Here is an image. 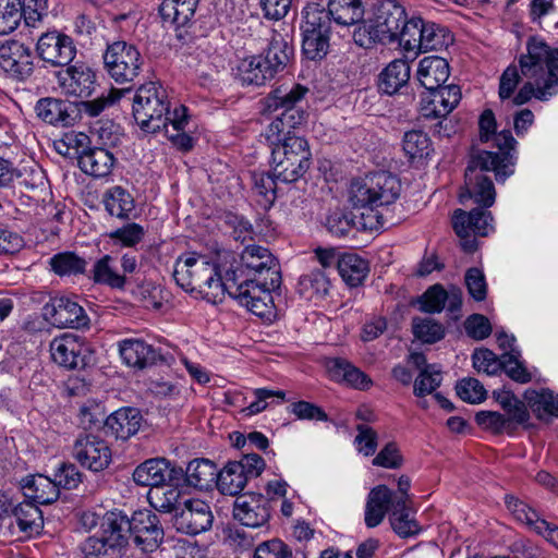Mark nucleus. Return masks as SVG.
<instances>
[{"label": "nucleus", "mask_w": 558, "mask_h": 558, "mask_svg": "<svg viewBox=\"0 0 558 558\" xmlns=\"http://www.w3.org/2000/svg\"><path fill=\"white\" fill-rule=\"evenodd\" d=\"M478 128L481 142L494 138L499 151L484 150L470 159L465 169V191L460 194V201L464 203L465 198H472L476 204L488 208L495 203L496 191L485 172H495L498 182H504L512 175L515 157L511 151L517 141L508 130L496 133V119L490 109L482 112Z\"/></svg>", "instance_id": "obj_1"}, {"label": "nucleus", "mask_w": 558, "mask_h": 558, "mask_svg": "<svg viewBox=\"0 0 558 558\" xmlns=\"http://www.w3.org/2000/svg\"><path fill=\"white\" fill-rule=\"evenodd\" d=\"M281 276L278 263L268 248L246 246L240 264L227 270L228 294L247 311L268 317L272 310L271 291L279 288Z\"/></svg>", "instance_id": "obj_2"}, {"label": "nucleus", "mask_w": 558, "mask_h": 558, "mask_svg": "<svg viewBox=\"0 0 558 558\" xmlns=\"http://www.w3.org/2000/svg\"><path fill=\"white\" fill-rule=\"evenodd\" d=\"M521 75L526 80L519 92L514 94L520 82V73L515 65H509L499 82V97L510 99L521 106L533 97L547 100L558 93V48L549 47L538 38H532L526 45V54L519 59Z\"/></svg>", "instance_id": "obj_3"}, {"label": "nucleus", "mask_w": 558, "mask_h": 558, "mask_svg": "<svg viewBox=\"0 0 558 558\" xmlns=\"http://www.w3.org/2000/svg\"><path fill=\"white\" fill-rule=\"evenodd\" d=\"M132 113L143 131L156 133L163 130L177 148L186 151L193 147V140L185 132L189 124L187 109L180 105L170 110L167 93L158 83L148 82L136 89Z\"/></svg>", "instance_id": "obj_4"}, {"label": "nucleus", "mask_w": 558, "mask_h": 558, "mask_svg": "<svg viewBox=\"0 0 558 558\" xmlns=\"http://www.w3.org/2000/svg\"><path fill=\"white\" fill-rule=\"evenodd\" d=\"M400 191L401 183L396 175L378 171L351 183L349 202L353 208L362 210L363 227L377 230L385 226L379 208L393 204Z\"/></svg>", "instance_id": "obj_5"}, {"label": "nucleus", "mask_w": 558, "mask_h": 558, "mask_svg": "<svg viewBox=\"0 0 558 558\" xmlns=\"http://www.w3.org/2000/svg\"><path fill=\"white\" fill-rule=\"evenodd\" d=\"M173 278L185 291L198 292L207 299H216L228 293L227 274L221 277L216 264L206 256L195 253L181 255L174 265Z\"/></svg>", "instance_id": "obj_6"}, {"label": "nucleus", "mask_w": 558, "mask_h": 558, "mask_svg": "<svg viewBox=\"0 0 558 558\" xmlns=\"http://www.w3.org/2000/svg\"><path fill=\"white\" fill-rule=\"evenodd\" d=\"M110 524L118 529L124 538V546L132 537L135 546L144 553L155 551L163 541V529L157 514L150 510L135 511L129 519L121 511L111 512Z\"/></svg>", "instance_id": "obj_7"}, {"label": "nucleus", "mask_w": 558, "mask_h": 558, "mask_svg": "<svg viewBox=\"0 0 558 558\" xmlns=\"http://www.w3.org/2000/svg\"><path fill=\"white\" fill-rule=\"evenodd\" d=\"M312 153L304 137H292L290 142L271 149L272 172L278 181L292 183L308 170Z\"/></svg>", "instance_id": "obj_8"}, {"label": "nucleus", "mask_w": 558, "mask_h": 558, "mask_svg": "<svg viewBox=\"0 0 558 558\" xmlns=\"http://www.w3.org/2000/svg\"><path fill=\"white\" fill-rule=\"evenodd\" d=\"M453 41L448 28L434 22L424 21L422 17L409 19L402 36V49L408 52L418 53L428 50L447 48Z\"/></svg>", "instance_id": "obj_9"}, {"label": "nucleus", "mask_w": 558, "mask_h": 558, "mask_svg": "<svg viewBox=\"0 0 558 558\" xmlns=\"http://www.w3.org/2000/svg\"><path fill=\"white\" fill-rule=\"evenodd\" d=\"M0 519L19 538L38 534L44 524L41 511L34 502L24 501L13 507L5 495H0Z\"/></svg>", "instance_id": "obj_10"}, {"label": "nucleus", "mask_w": 558, "mask_h": 558, "mask_svg": "<svg viewBox=\"0 0 558 558\" xmlns=\"http://www.w3.org/2000/svg\"><path fill=\"white\" fill-rule=\"evenodd\" d=\"M104 63L110 77L123 84L137 77L144 61L135 46L119 40L107 46Z\"/></svg>", "instance_id": "obj_11"}, {"label": "nucleus", "mask_w": 558, "mask_h": 558, "mask_svg": "<svg viewBox=\"0 0 558 558\" xmlns=\"http://www.w3.org/2000/svg\"><path fill=\"white\" fill-rule=\"evenodd\" d=\"M50 354L58 365L74 369L83 368L88 364L92 350L83 338L66 332L50 342Z\"/></svg>", "instance_id": "obj_12"}, {"label": "nucleus", "mask_w": 558, "mask_h": 558, "mask_svg": "<svg viewBox=\"0 0 558 558\" xmlns=\"http://www.w3.org/2000/svg\"><path fill=\"white\" fill-rule=\"evenodd\" d=\"M407 25L409 20L405 10L396 0H385L379 4L374 25L378 41L398 40L402 47V36Z\"/></svg>", "instance_id": "obj_13"}, {"label": "nucleus", "mask_w": 558, "mask_h": 558, "mask_svg": "<svg viewBox=\"0 0 558 558\" xmlns=\"http://www.w3.org/2000/svg\"><path fill=\"white\" fill-rule=\"evenodd\" d=\"M0 69L10 77L25 81L34 72V56L29 46L15 39L0 46Z\"/></svg>", "instance_id": "obj_14"}, {"label": "nucleus", "mask_w": 558, "mask_h": 558, "mask_svg": "<svg viewBox=\"0 0 558 558\" xmlns=\"http://www.w3.org/2000/svg\"><path fill=\"white\" fill-rule=\"evenodd\" d=\"M45 320L58 328H83L89 324L84 308L66 296L52 298L43 307Z\"/></svg>", "instance_id": "obj_15"}, {"label": "nucleus", "mask_w": 558, "mask_h": 558, "mask_svg": "<svg viewBox=\"0 0 558 558\" xmlns=\"http://www.w3.org/2000/svg\"><path fill=\"white\" fill-rule=\"evenodd\" d=\"M111 512H108L101 523V534L87 537L81 544L83 558H105L119 555L124 547V538L118 529L110 524Z\"/></svg>", "instance_id": "obj_16"}, {"label": "nucleus", "mask_w": 558, "mask_h": 558, "mask_svg": "<svg viewBox=\"0 0 558 558\" xmlns=\"http://www.w3.org/2000/svg\"><path fill=\"white\" fill-rule=\"evenodd\" d=\"M73 457L82 466L99 472L110 464L112 454L106 440L87 434L75 440Z\"/></svg>", "instance_id": "obj_17"}, {"label": "nucleus", "mask_w": 558, "mask_h": 558, "mask_svg": "<svg viewBox=\"0 0 558 558\" xmlns=\"http://www.w3.org/2000/svg\"><path fill=\"white\" fill-rule=\"evenodd\" d=\"M39 58L53 66L68 65L76 54L73 39L57 31L44 33L37 40Z\"/></svg>", "instance_id": "obj_18"}, {"label": "nucleus", "mask_w": 558, "mask_h": 558, "mask_svg": "<svg viewBox=\"0 0 558 558\" xmlns=\"http://www.w3.org/2000/svg\"><path fill=\"white\" fill-rule=\"evenodd\" d=\"M460 100V87L453 84L426 89L421 96L420 112L424 118H444L458 106Z\"/></svg>", "instance_id": "obj_19"}, {"label": "nucleus", "mask_w": 558, "mask_h": 558, "mask_svg": "<svg viewBox=\"0 0 558 558\" xmlns=\"http://www.w3.org/2000/svg\"><path fill=\"white\" fill-rule=\"evenodd\" d=\"M58 84L64 95L87 98L96 88V74L90 66L75 63L58 72Z\"/></svg>", "instance_id": "obj_20"}, {"label": "nucleus", "mask_w": 558, "mask_h": 558, "mask_svg": "<svg viewBox=\"0 0 558 558\" xmlns=\"http://www.w3.org/2000/svg\"><path fill=\"white\" fill-rule=\"evenodd\" d=\"M233 517L242 525L262 527L270 519L269 499L262 494H244L234 501Z\"/></svg>", "instance_id": "obj_21"}, {"label": "nucleus", "mask_w": 558, "mask_h": 558, "mask_svg": "<svg viewBox=\"0 0 558 558\" xmlns=\"http://www.w3.org/2000/svg\"><path fill=\"white\" fill-rule=\"evenodd\" d=\"M305 111L280 112L265 126L262 135L274 147L290 142L292 137H300L296 131L305 123Z\"/></svg>", "instance_id": "obj_22"}, {"label": "nucleus", "mask_w": 558, "mask_h": 558, "mask_svg": "<svg viewBox=\"0 0 558 558\" xmlns=\"http://www.w3.org/2000/svg\"><path fill=\"white\" fill-rule=\"evenodd\" d=\"M214 517L207 502L201 499L184 501L183 508L175 515L177 529L186 534H199L211 526Z\"/></svg>", "instance_id": "obj_23"}, {"label": "nucleus", "mask_w": 558, "mask_h": 558, "mask_svg": "<svg viewBox=\"0 0 558 558\" xmlns=\"http://www.w3.org/2000/svg\"><path fill=\"white\" fill-rule=\"evenodd\" d=\"M452 226L460 239L471 234L486 236L494 230L490 213L478 208L470 213L457 209L452 217Z\"/></svg>", "instance_id": "obj_24"}, {"label": "nucleus", "mask_w": 558, "mask_h": 558, "mask_svg": "<svg viewBox=\"0 0 558 558\" xmlns=\"http://www.w3.org/2000/svg\"><path fill=\"white\" fill-rule=\"evenodd\" d=\"M174 468L165 458H153L144 461L133 471V481L140 486L151 488L167 484L173 480Z\"/></svg>", "instance_id": "obj_25"}, {"label": "nucleus", "mask_w": 558, "mask_h": 558, "mask_svg": "<svg viewBox=\"0 0 558 558\" xmlns=\"http://www.w3.org/2000/svg\"><path fill=\"white\" fill-rule=\"evenodd\" d=\"M326 367L330 378L337 383L359 390H367L373 386L368 375L344 359H330Z\"/></svg>", "instance_id": "obj_26"}, {"label": "nucleus", "mask_w": 558, "mask_h": 558, "mask_svg": "<svg viewBox=\"0 0 558 558\" xmlns=\"http://www.w3.org/2000/svg\"><path fill=\"white\" fill-rule=\"evenodd\" d=\"M505 502L515 521L542 535L545 539L547 538V533L551 532L555 527L554 524L542 519L538 512L526 501L514 496H507Z\"/></svg>", "instance_id": "obj_27"}, {"label": "nucleus", "mask_w": 558, "mask_h": 558, "mask_svg": "<svg viewBox=\"0 0 558 558\" xmlns=\"http://www.w3.org/2000/svg\"><path fill=\"white\" fill-rule=\"evenodd\" d=\"M395 511L392 492L386 485L374 487L367 496L364 521L367 527L379 525L387 512Z\"/></svg>", "instance_id": "obj_28"}, {"label": "nucleus", "mask_w": 558, "mask_h": 558, "mask_svg": "<svg viewBox=\"0 0 558 558\" xmlns=\"http://www.w3.org/2000/svg\"><path fill=\"white\" fill-rule=\"evenodd\" d=\"M119 353L124 364L134 368H145L158 359L156 350L141 339H123L119 341Z\"/></svg>", "instance_id": "obj_29"}, {"label": "nucleus", "mask_w": 558, "mask_h": 558, "mask_svg": "<svg viewBox=\"0 0 558 558\" xmlns=\"http://www.w3.org/2000/svg\"><path fill=\"white\" fill-rule=\"evenodd\" d=\"M36 113L52 125L69 126L75 122V109L70 102L57 98H43L36 104Z\"/></svg>", "instance_id": "obj_30"}, {"label": "nucleus", "mask_w": 558, "mask_h": 558, "mask_svg": "<svg viewBox=\"0 0 558 558\" xmlns=\"http://www.w3.org/2000/svg\"><path fill=\"white\" fill-rule=\"evenodd\" d=\"M23 494L25 498L33 500V502L47 505L56 501L59 498V486L50 477L36 474L29 475L21 482Z\"/></svg>", "instance_id": "obj_31"}, {"label": "nucleus", "mask_w": 558, "mask_h": 558, "mask_svg": "<svg viewBox=\"0 0 558 558\" xmlns=\"http://www.w3.org/2000/svg\"><path fill=\"white\" fill-rule=\"evenodd\" d=\"M116 158L108 149L95 147L87 150H81L78 155V166L85 173L104 178L111 173Z\"/></svg>", "instance_id": "obj_32"}, {"label": "nucleus", "mask_w": 558, "mask_h": 558, "mask_svg": "<svg viewBox=\"0 0 558 558\" xmlns=\"http://www.w3.org/2000/svg\"><path fill=\"white\" fill-rule=\"evenodd\" d=\"M420 84L425 89H435L442 86L449 77V65L444 58L438 56L424 57L416 71Z\"/></svg>", "instance_id": "obj_33"}, {"label": "nucleus", "mask_w": 558, "mask_h": 558, "mask_svg": "<svg viewBox=\"0 0 558 558\" xmlns=\"http://www.w3.org/2000/svg\"><path fill=\"white\" fill-rule=\"evenodd\" d=\"M308 89L300 84L288 87H278L266 98V109L277 112L303 111L299 104L305 98Z\"/></svg>", "instance_id": "obj_34"}, {"label": "nucleus", "mask_w": 558, "mask_h": 558, "mask_svg": "<svg viewBox=\"0 0 558 558\" xmlns=\"http://www.w3.org/2000/svg\"><path fill=\"white\" fill-rule=\"evenodd\" d=\"M141 421L137 409L122 408L107 417L106 426L116 438L125 440L138 432Z\"/></svg>", "instance_id": "obj_35"}, {"label": "nucleus", "mask_w": 558, "mask_h": 558, "mask_svg": "<svg viewBox=\"0 0 558 558\" xmlns=\"http://www.w3.org/2000/svg\"><path fill=\"white\" fill-rule=\"evenodd\" d=\"M293 54V47L291 39L288 35H283L274 31L268 49L265 54H262L267 63L271 76L274 77L278 72L282 71L290 61Z\"/></svg>", "instance_id": "obj_36"}, {"label": "nucleus", "mask_w": 558, "mask_h": 558, "mask_svg": "<svg viewBox=\"0 0 558 558\" xmlns=\"http://www.w3.org/2000/svg\"><path fill=\"white\" fill-rule=\"evenodd\" d=\"M197 4L198 0H163L159 13L165 23L180 28L191 22Z\"/></svg>", "instance_id": "obj_37"}, {"label": "nucleus", "mask_w": 558, "mask_h": 558, "mask_svg": "<svg viewBox=\"0 0 558 558\" xmlns=\"http://www.w3.org/2000/svg\"><path fill=\"white\" fill-rule=\"evenodd\" d=\"M411 68L405 60L391 61L379 74V88L385 94L392 95L410 80Z\"/></svg>", "instance_id": "obj_38"}, {"label": "nucleus", "mask_w": 558, "mask_h": 558, "mask_svg": "<svg viewBox=\"0 0 558 558\" xmlns=\"http://www.w3.org/2000/svg\"><path fill=\"white\" fill-rule=\"evenodd\" d=\"M236 71L240 81L247 85H263L272 78L271 72L260 54L242 59Z\"/></svg>", "instance_id": "obj_39"}, {"label": "nucleus", "mask_w": 558, "mask_h": 558, "mask_svg": "<svg viewBox=\"0 0 558 558\" xmlns=\"http://www.w3.org/2000/svg\"><path fill=\"white\" fill-rule=\"evenodd\" d=\"M338 271L348 286L357 287L368 274V264L355 253H343L338 258Z\"/></svg>", "instance_id": "obj_40"}, {"label": "nucleus", "mask_w": 558, "mask_h": 558, "mask_svg": "<svg viewBox=\"0 0 558 558\" xmlns=\"http://www.w3.org/2000/svg\"><path fill=\"white\" fill-rule=\"evenodd\" d=\"M218 470L214 462L208 459H195L187 464L186 482L189 485L208 489L216 484Z\"/></svg>", "instance_id": "obj_41"}, {"label": "nucleus", "mask_w": 558, "mask_h": 558, "mask_svg": "<svg viewBox=\"0 0 558 558\" xmlns=\"http://www.w3.org/2000/svg\"><path fill=\"white\" fill-rule=\"evenodd\" d=\"M524 400L538 418L545 416L558 417V395L549 389H527Z\"/></svg>", "instance_id": "obj_42"}, {"label": "nucleus", "mask_w": 558, "mask_h": 558, "mask_svg": "<svg viewBox=\"0 0 558 558\" xmlns=\"http://www.w3.org/2000/svg\"><path fill=\"white\" fill-rule=\"evenodd\" d=\"M328 12L330 19L341 26L359 23L364 14L360 0H329Z\"/></svg>", "instance_id": "obj_43"}, {"label": "nucleus", "mask_w": 558, "mask_h": 558, "mask_svg": "<svg viewBox=\"0 0 558 558\" xmlns=\"http://www.w3.org/2000/svg\"><path fill=\"white\" fill-rule=\"evenodd\" d=\"M104 205L110 216L124 219L134 210V198L125 189L117 185L106 191Z\"/></svg>", "instance_id": "obj_44"}, {"label": "nucleus", "mask_w": 558, "mask_h": 558, "mask_svg": "<svg viewBox=\"0 0 558 558\" xmlns=\"http://www.w3.org/2000/svg\"><path fill=\"white\" fill-rule=\"evenodd\" d=\"M402 150L410 161H421L433 151L432 141L421 130H411L402 137Z\"/></svg>", "instance_id": "obj_45"}, {"label": "nucleus", "mask_w": 558, "mask_h": 558, "mask_svg": "<svg viewBox=\"0 0 558 558\" xmlns=\"http://www.w3.org/2000/svg\"><path fill=\"white\" fill-rule=\"evenodd\" d=\"M93 279L96 283L112 289H123L126 283V277L118 272L114 259L110 255L102 256L94 264Z\"/></svg>", "instance_id": "obj_46"}, {"label": "nucleus", "mask_w": 558, "mask_h": 558, "mask_svg": "<svg viewBox=\"0 0 558 558\" xmlns=\"http://www.w3.org/2000/svg\"><path fill=\"white\" fill-rule=\"evenodd\" d=\"M330 281L322 270L303 275L298 284L299 293L306 300L323 299L329 291Z\"/></svg>", "instance_id": "obj_47"}, {"label": "nucleus", "mask_w": 558, "mask_h": 558, "mask_svg": "<svg viewBox=\"0 0 558 558\" xmlns=\"http://www.w3.org/2000/svg\"><path fill=\"white\" fill-rule=\"evenodd\" d=\"M247 481L240 466L229 462L218 472L216 485L222 494L233 496L243 490Z\"/></svg>", "instance_id": "obj_48"}, {"label": "nucleus", "mask_w": 558, "mask_h": 558, "mask_svg": "<svg viewBox=\"0 0 558 558\" xmlns=\"http://www.w3.org/2000/svg\"><path fill=\"white\" fill-rule=\"evenodd\" d=\"M302 32H330L329 12L320 3H307L302 11Z\"/></svg>", "instance_id": "obj_49"}, {"label": "nucleus", "mask_w": 558, "mask_h": 558, "mask_svg": "<svg viewBox=\"0 0 558 558\" xmlns=\"http://www.w3.org/2000/svg\"><path fill=\"white\" fill-rule=\"evenodd\" d=\"M147 499L157 511L169 513L178 510L180 490L166 484L159 485L150 488Z\"/></svg>", "instance_id": "obj_50"}, {"label": "nucleus", "mask_w": 558, "mask_h": 558, "mask_svg": "<svg viewBox=\"0 0 558 558\" xmlns=\"http://www.w3.org/2000/svg\"><path fill=\"white\" fill-rule=\"evenodd\" d=\"M393 531L401 537H410L420 532V525L414 519L408 505L400 499L396 501L395 511L390 514Z\"/></svg>", "instance_id": "obj_51"}, {"label": "nucleus", "mask_w": 558, "mask_h": 558, "mask_svg": "<svg viewBox=\"0 0 558 558\" xmlns=\"http://www.w3.org/2000/svg\"><path fill=\"white\" fill-rule=\"evenodd\" d=\"M495 400L507 412L509 418L519 424L525 423L530 418V413L523 401L519 400L514 393L508 389L494 391Z\"/></svg>", "instance_id": "obj_52"}, {"label": "nucleus", "mask_w": 558, "mask_h": 558, "mask_svg": "<svg viewBox=\"0 0 558 558\" xmlns=\"http://www.w3.org/2000/svg\"><path fill=\"white\" fill-rule=\"evenodd\" d=\"M330 32H302V51L310 60H320L329 49Z\"/></svg>", "instance_id": "obj_53"}, {"label": "nucleus", "mask_w": 558, "mask_h": 558, "mask_svg": "<svg viewBox=\"0 0 558 558\" xmlns=\"http://www.w3.org/2000/svg\"><path fill=\"white\" fill-rule=\"evenodd\" d=\"M22 17L21 0H0V35L13 33Z\"/></svg>", "instance_id": "obj_54"}, {"label": "nucleus", "mask_w": 558, "mask_h": 558, "mask_svg": "<svg viewBox=\"0 0 558 558\" xmlns=\"http://www.w3.org/2000/svg\"><path fill=\"white\" fill-rule=\"evenodd\" d=\"M50 266L59 276H71L84 272L86 262L74 253L64 252L54 255Z\"/></svg>", "instance_id": "obj_55"}, {"label": "nucleus", "mask_w": 558, "mask_h": 558, "mask_svg": "<svg viewBox=\"0 0 558 558\" xmlns=\"http://www.w3.org/2000/svg\"><path fill=\"white\" fill-rule=\"evenodd\" d=\"M412 329L415 338L424 343H435L445 336V329L441 324L433 318L416 317L413 319Z\"/></svg>", "instance_id": "obj_56"}, {"label": "nucleus", "mask_w": 558, "mask_h": 558, "mask_svg": "<svg viewBox=\"0 0 558 558\" xmlns=\"http://www.w3.org/2000/svg\"><path fill=\"white\" fill-rule=\"evenodd\" d=\"M442 375L436 365H428L421 369L414 381V393L416 397H424L433 393L441 384Z\"/></svg>", "instance_id": "obj_57"}, {"label": "nucleus", "mask_w": 558, "mask_h": 558, "mask_svg": "<svg viewBox=\"0 0 558 558\" xmlns=\"http://www.w3.org/2000/svg\"><path fill=\"white\" fill-rule=\"evenodd\" d=\"M501 369H504L512 380L520 384H526L532 379L531 373L525 368L522 361H520L519 353L515 351L502 354Z\"/></svg>", "instance_id": "obj_58"}, {"label": "nucleus", "mask_w": 558, "mask_h": 558, "mask_svg": "<svg viewBox=\"0 0 558 558\" xmlns=\"http://www.w3.org/2000/svg\"><path fill=\"white\" fill-rule=\"evenodd\" d=\"M254 192L264 198L263 206L269 207L276 196V178L266 172H255L252 175Z\"/></svg>", "instance_id": "obj_59"}, {"label": "nucleus", "mask_w": 558, "mask_h": 558, "mask_svg": "<svg viewBox=\"0 0 558 558\" xmlns=\"http://www.w3.org/2000/svg\"><path fill=\"white\" fill-rule=\"evenodd\" d=\"M473 366L477 372H483L487 375H496L501 371L502 355L500 359L488 350H476L472 355Z\"/></svg>", "instance_id": "obj_60"}, {"label": "nucleus", "mask_w": 558, "mask_h": 558, "mask_svg": "<svg viewBox=\"0 0 558 558\" xmlns=\"http://www.w3.org/2000/svg\"><path fill=\"white\" fill-rule=\"evenodd\" d=\"M457 395L465 402L480 403L486 398V390L480 380L463 378L456 387Z\"/></svg>", "instance_id": "obj_61"}, {"label": "nucleus", "mask_w": 558, "mask_h": 558, "mask_svg": "<svg viewBox=\"0 0 558 558\" xmlns=\"http://www.w3.org/2000/svg\"><path fill=\"white\" fill-rule=\"evenodd\" d=\"M22 16L26 26L37 27L48 12V0H23Z\"/></svg>", "instance_id": "obj_62"}, {"label": "nucleus", "mask_w": 558, "mask_h": 558, "mask_svg": "<svg viewBox=\"0 0 558 558\" xmlns=\"http://www.w3.org/2000/svg\"><path fill=\"white\" fill-rule=\"evenodd\" d=\"M447 291L440 286L430 287L421 298V310L427 313H440L447 301Z\"/></svg>", "instance_id": "obj_63"}, {"label": "nucleus", "mask_w": 558, "mask_h": 558, "mask_svg": "<svg viewBox=\"0 0 558 558\" xmlns=\"http://www.w3.org/2000/svg\"><path fill=\"white\" fill-rule=\"evenodd\" d=\"M291 550L280 539H271L259 544L254 558H291Z\"/></svg>", "instance_id": "obj_64"}]
</instances>
